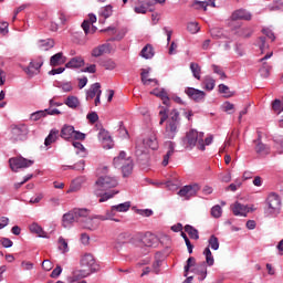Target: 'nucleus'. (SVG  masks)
<instances>
[{
	"instance_id": "obj_40",
	"label": "nucleus",
	"mask_w": 283,
	"mask_h": 283,
	"mask_svg": "<svg viewBox=\"0 0 283 283\" xmlns=\"http://www.w3.org/2000/svg\"><path fill=\"white\" fill-rule=\"evenodd\" d=\"M116 211L114 210V206L111 207V210L106 212V216L97 214L98 220L105 221V220H114V222H118L117 219H114V216H116Z\"/></svg>"
},
{
	"instance_id": "obj_23",
	"label": "nucleus",
	"mask_w": 283,
	"mask_h": 283,
	"mask_svg": "<svg viewBox=\"0 0 283 283\" xmlns=\"http://www.w3.org/2000/svg\"><path fill=\"white\" fill-rule=\"evenodd\" d=\"M119 169H122L124 178H127V176L132 175V171H134V161L132 158H127V160L119 166Z\"/></svg>"
},
{
	"instance_id": "obj_22",
	"label": "nucleus",
	"mask_w": 283,
	"mask_h": 283,
	"mask_svg": "<svg viewBox=\"0 0 283 283\" xmlns=\"http://www.w3.org/2000/svg\"><path fill=\"white\" fill-rule=\"evenodd\" d=\"M149 72H151V67L142 69L140 77H142L143 85H149L151 83H155V85H158V80L149 78Z\"/></svg>"
},
{
	"instance_id": "obj_28",
	"label": "nucleus",
	"mask_w": 283,
	"mask_h": 283,
	"mask_svg": "<svg viewBox=\"0 0 283 283\" xmlns=\"http://www.w3.org/2000/svg\"><path fill=\"white\" fill-rule=\"evenodd\" d=\"M203 90H207V92H213V90L216 88V80L210 76V75H206L203 77Z\"/></svg>"
},
{
	"instance_id": "obj_4",
	"label": "nucleus",
	"mask_w": 283,
	"mask_h": 283,
	"mask_svg": "<svg viewBox=\"0 0 283 283\" xmlns=\"http://www.w3.org/2000/svg\"><path fill=\"white\" fill-rule=\"evenodd\" d=\"M90 216V210L86 208H74L73 210L66 212L62 217V226L64 229H71L74 222H80L82 218H87Z\"/></svg>"
},
{
	"instance_id": "obj_57",
	"label": "nucleus",
	"mask_w": 283,
	"mask_h": 283,
	"mask_svg": "<svg viewBox=\"0 0 283 283\" xmlns=\"http://www.w3.org/2000/svg\"><path fill=\"white\" fill-rule=\"evenodd\" d=\"M73 147L77 149L76 154H82V156H85L86 154L85 146H83L81 142H73Z\"/></svg>"
},
{
	"instance_id": "obj_45",
	"label": "nucleus",
	"mask_w": 283,
	"mask_h": 283,
	"mask_svg": "<svg viewBox=\"0 0 283 283\" xmlns=\"http://www.w3.org/2000/svg\"><path fill=\"white\" fill-rule=\"evenodd\" d=\"M57 19L60 21V25H67V21H70V14H67L65 11H59Z\"/></svg>"
},
{
	"instance_id": "obj_33",
	"label": "nucleus",
	"mask_w": 283,
	"mask_h": 283,
	"mask_svg": "<svg viewBox=\"0 0 283 283\" xmlns=\"http://www.w3.org/2000/svg\"><path fill=\"white\" fill-rule=\"evenodd\" d=\"M38 43L39 48L44 52H48V50H52V48H54V39L39 40Z\"/></svg>"
},
{
	"instance_id": "obj_48",
	"label": "nucleus",
	"mask_w": 283,
	"mask_h": 283,
	"mask_svg": "<svg viewBox=\"0 0 283 283\" xmlns=\"http://www.w3.org/2000/svg\"><path fill=\"white\" fill-rule=\"evenodd\" d=\"M260 74L263 78H269L271 74V66L266 64V62H263L262 67L260 69Z\"/></svg>"
},
{
	"instance_id": "obj_46",
	"label": "nucleus",
	"mask_w": 283,
	"mask_h": 283,
	"mask_svg": "<svg viewBox=\"0 0 283 283\" xmlns=\"http://www.w3.org/2000/svg\"><path fill=\"white\" fill-rule=\"evenodd\" d=\"M102 67H105L106 70H116V62L112 59H107L101 62Z\"/></svg>"
},
{
	"instance_id": "obj_18",
	"label": "nucleus",
	"mask_w": 283,
	"mask_h": 283,
	"mask_svg": "<svg viewBox=\"0 0 283 283\" xmlns=\"http://www.w3.org/2000/svg\"><path fill=\"white\" fill-rule=\"evenodd\" d=\"M83 65H85V60L81 56H75L65 64V67L67 70H78V67H83Z\"/></svg>"
},
{
	"instance_id": "obj_47",
	"label": "nucleus",
	"mask_w": 283,
	"mask_h": 283,
	"mask_svg": "<svg viewBox=\"0 0 283 283\" xmlns=\"http://www.w3.org/2000/svg\"><path fill=\"white\" fill-rule=\"evenodd\" d=\"M153 94H155V96H158L159 98H161L164 105H169V95H167V91L161 90L158 93L153 92Z\"/></svg>"
},
{
	"instance_id": "obj_21",
	"label": "nucleus",
	"mask_w": 283,
	"mask_h": 283,
	"mask_svg": "<svg viewBox=\"0 0 283 283\" xmlns=\"http://www.w3.org/2000/svg\"><path fill=\"white\" fill-rule=\"evenodd\" d=\"M232 213L234 216H241L243 218H247V216L249 213V207H247L240 202H235L234 206L232 207Z\"/></svg>"
},
{
	"instance_id": "obj_7",
	"label": "nucleus",
	"mask_w": 283,
	"mask_h": 283,
	"mask_svg": "<svg viewBox=\"0 0 283 283\" xmlns=\"http://www.w3.org/2000/svg\"><path fill=\"white\" fill-rule=\"evenodd\" d=\"M25 138H28V126L24 124L11 126L12 143H19V140H25Z\"/></svg>"
},
{
	"instance_id": "obj_15",
	"label": "nucleus",
	"mask_w": 283,
	"mask_h": 283,
	"mask_svg": "<svg viewBox=\"0 0 283 283\" xmlns=\"http://www.w3.org/2000/svg\"><path fill=\"white\" fill-rule=\"evenodd\" d=\"M231 19L232 21H251L252 15L251 12L244 9H239L232 13Z\"/></svg>"
},
{
	"instance_id": "obj_63",
	"label": "nucleus",
	"mask_w": 283,
	"mask_h": 283,
	"mask_svg": "<svg viewBox=\"0 0 283 283\" xmlns=\"http://www.w3.org/2000/svg\"><path fill=\"white\" fill-rule=\"evenodd\" d=\"M73 138H74V140H85L86 135H85V133L74 130Z\"/></svg>"
},
{
	"instance_id": "obj_16",
	"label": "nucleus",
	"mask_w": 283,
	"mask_h": 283,
	"mask_svg": "<svg viewBox=\"0 0 283 283\" xmlns=\"http://www.w3.org/2000/svg\"><path fill=\"white\" fill-rule=\"evenodd\" d=\"M65 63H67V57L63 55V52H59L50 59L51 67H57V65H65Z\"/></svg>"
},
{
	"instance_id": "obj_37",
	"label": "nucleus",
	"mask_w": 283,
	"mask_h": 283,
	"mask_svg": "<svg viewBox=\"0 0 283 283\" xmlns=\"http://www.w3.org/2000/svg\"><path fill=\"white\" fill-rule=\"evenodd\" d=\"M140 56L143 59H154V46L151 44H147L140 51Z\"/></svg>"
},
{
	"instance_id": "obj_35",
	"label": "nucleus",
	"mask_w": 283,
	"mask_h": 283,
	"mask_svg": "<svg viewBox=\"0 0 283 283\" xmlns=\"http://www.w3.org/2000/svg\"><path fill=\"white\" fill-rule=\"evenodd\" d=\"M185 231H186V233H188V235H189V238H191V240H200V234L198 232V229L193 228L192 226L186 224Z\"/></svg>"
},
{
	"instance_id": "obj_56",
	"label": "nucleus",
	"mask_w": 283,
	"mask_h": 283,
	"mask_svg": "<svg viewBox=\"0 0 283 283\" xmlns=\"http://www.w3.org/2000/svg\"><path fill=\"white\" fill-rule=\"evenodd\" d=\"M70 169H73L74 171H84L85 160L82 159L78 163L74 164L73 166H70Z\"/></svg>"
},
{
	"instance_id": "obj_58",
	"label": "nucleus",
	"mask_w": 283,
	"mask_h": 283,
	"mask_svg": "<svg viewBox=\"0 0 283 283\" xmlns=\"http://www.w3.org/2000/svg\"><path fill=\"white\" fill-rule=\"evenodd\" d=\"M76 191H81V184L76 182V180L74 179L70 189L67 190V193H74Z\"/></svg>"
},
{
	"instance_id": "obj_2",
	"label": "nucleus",
	"mask_w": 283,
	"mask_h": 283,
	"mask_svg": "<svg viewBox=\"0 0 283 283\" xmlns=\"http://www.w3.org/2000/svg\"><path fill=\"white\" fill-rule=\"evenodd\" d=\"M160 120L159 125H166V138L172 139L176 138V134H178V127H180V113L178 109H172L170 113L167 108H164L159 112Z\"/></svg>"
},
{
	"instance_id": "obj_50",
	"label": "nucleus",
	"mask_w": 283,
	"mask_h": 283,
	"mask_svg": "<svg viewBox=\"0 0 283 283\" xmlns=\"http://www.w3.org/2000/svg\"><path fill=\"white\" fill-rule=\"evenodd\" d=\"M191 266H196V258H193V256L188 258L187 264H186L185 268H184L185 277H187V275H188V273H189Z\"/></svg>"
},
{
	"instance_id": "obj_55",
	"label": "nucleus",
	"mask_w": 283,
	"mask_h": 283,
	"mask_svg": "<svg viewBox=\"0 0 283 283\" xmlns=\"http://www.w3.org/2000/svg\"><path fill=\"white\" fill-rule=\"evenodd\" d=\"M272 108L274 109V112H276V114H282L283 102L280 99H274V102L272 103Z\"/></svg>"
},
{
	"instance_id": "obj_27",
	"label": "nucleus",
	"mask_w": 283,
	"mask_h": 283,
	"mask_svg": "<svg viewBox=\"0 0 283 283\" xmlns=\"http://www.w3.org/2000/svg\"><path fill=\"white\" fill-rule=\"evenodd\" d=\"M254 145V151H256V154H259L260 156H268V154H271V147H269V145L262 142L255 143Z\"/></svg>"
},
{
	"instance_id": "obj_36",
	"label": "nucleus",
	"mask_w": 283,
	"mask_h": 283,
	"mask_svg": "<svg viewBox=\"0 0 283 283\" xmlns=\"http://www.w3.org/2000/svg\"><path fill=\"white\" fill-rule=\"evenodd\" d=\"M210 35L212 36V39H229L224 31L218 27L210 29Z\"/></svg>"
},
{
	"instance_id": "obj_11",
	"label": "nucleus",
	"mask_w": 283,
	"mask_h": 283,
	"mask_svg": "<svg viewBox=\"0 0 283 283\" xmlns=\"http://www.w3.org/2000/svg\"><path fill=\"white\" fill-rule=\"evenodd\" d=\"M200 191V186L198 184L184 186L179 191L178 196L180 198H191V196H196Z\"/></svg>"
},
{
	"instance_id": "obj_43",
	"label": "nucleus",
	"mask_w": 283,
	"mask_h": 283,
	"mask_svg": "<svg viewBox=\"0 0 283 283\" xmlns=\"http://www.w3.org/2000/svg\"><path fill=\"white\" fill-rule=\"evenodd\" d=\"M208 244L210 249H212V251H218L220 249V241L218 240V237H216L214 234H212L209 238Z\"/></svg>"
},
{
	"instance_id": "obj_42",
	"label": "nucleus",
	"mask_w": 283,
	"mask_h": 283,
	"mask_svg": "<svg viewBox=\"0 0 283 283\" xmlns=\"http://www.w3.org/2000/svg\"><path fill=\"white\" fill-rule=\"evenodd\" d=\"M203 255L206 258V264H208V266H213V264H216L213 253H211V249H209V247L203 250Z\"/></svg>"
},
{
	"instance_id": "obj_41",
	"label": "nucleus",
	"mask_w": 283,
	"mask_h": 283,
	"mask_svg": "<svg viewBox=\"0 0 283 283\" xmlns=\"http://www.w3.org/2000/svg\"><path fill=\"white\" fill-rule=\"evenodd\" d=\"M130 207H132V202L126 201L124 203L113 206V211H117L118 213H125L129 211Z\"/></svg>"
},
{
	"instance_id": "obj_3",
	"label": "nucleus",
	"mask_w": 283,
	"mask_h": 283,
	"mask_svg": "<svg viewBox=\"0 0 283 283\" xmlns=\"http://www.w3.org/2000/svg\"><path fill=\"white\" fill-rule=\"evenodd\" d=\"M80 264L82 270H76L73 272V277H75V280L88 277V275H92V273H96V271H98V263L92 254H84L81 258Z\"/></svg>"
},
{
	"instance_id": "obj_32",
	"label": "nucleus",
	"mask_w": 283,
	"mask_h": 283,
	"mask_svg": "<svg viewBox=\"0 0 283 283\" xmlns=\"http://www.w3.org/2000/svg\"><path fill=\"white\" fill-rule=\"evenodd\" d=\"M238 36H241L242 39H251L253 35V28L251 27H243L237 30Z\"/></svg>"
},
{
	"instance_id": "obj_10",
	"label": "nucleus",
	"mask_w": 283,
	"mask_h": 283,
	"mask_svg": "<svg viewBox=\"0 0 283 283\" xmlns=\"http://www.w3.org/2000/svg\"><path fill=\"white\" fill-rule=\"evenodd\" d=\"M185 94H187L188 98L195 101V103H202V101H205L207 96V93H205V91L195 87H187L185 90Z\"/></svg>"
},
{
	"instance_id": "obj_52",
	"label": "nucleus",
	"mask_w": 283,
	"mask_h": 283,
	"mask_svg": "<svg viewBox=\"0 0 283 283\" xmlns=\"http://www.w3.org/2000/svg\"><path fill=\"white\" fill-rule=\"evenodd\" d=\"M258 48L261 50V54H264L265 50H269V44H266V38H259Z\"/></svg>"
},
{
	"instance_id": "obj_64",
	"label": "nucleus",
	"mask_w": 283,
	"mask_h": 283,
	"mask_svg": "<svg viewBox=\"0 0 283 283\" xmlns=\"http://www.w3.org/2000/svg\"><path fill=\"white\" fill-rule=\"evenodd\" d=\"M276 145V150L279 154H283V138H279L275 140Z\"/></svg>"
},
{
	"instance_id": "obj_53",
	"label": "nucleus",
	"mask_w": 283,
	"mask_h": 283,
	"mask_svg": "<svg viewBox=\"0 0 283 283\" xmlns=\"http://www.w3.org/2000/svg\"><path fill=\"white\" fill-rule=\"evenodd\" d=\"M211 216L212 218H222V207L220 205L213 206L211 208Z\"/></svg>"
},
{
	"instance_id": "obj_26",
	"label": "nucleus",
	"mask_w": 283,
	"mask_h": 283,
	"mask_svg": "<svg viewBox=\"0 0 283 283\" xmlns=\"http://www.w3.org/2000/svg\"><path fill=\"white\" fill-rule=\"evenodd\" d=\"M59 134H60L59 129L56 128L51 129L44 140L45 147H50V145H52L53 143H56V140H59Z\"/></svg>"
},
{
	"instance_id": "obj_17",
	"label": "nucleus",
	"mask_w": 283,
	"mask_h": 283,
	"mask_svg": "<svg viewBox=\"0 0 283 283\" xmlns=\"http://www.w3.org/2000/svg\"><path fill=\"white\" fill-rule=\"evenodd\" d=\"M99 14V23H105L106 19H109V17H112V14H114V7H112V4L102 7L98 11Z\"/></svg>"
},
{
	"instance_id": "obj_12",
	"label": "nucleus",
	"mask_w": 283,
	"mask_h": 283,
	"mask_svg": "<svg viewBox=\"0 0 283 283\" xmlns=\"http://www.w3.org/2000/svg\"><path fill=\"white\" fill-rule=\"evenodd\" d=\"M98 140H101L104 149H112V147H114V140L112 139L109 132L105 128L99 129Z\"/></svg>"
},
{
	"instance_id": "obj_39",
	"label": "nucleus",
	"mask_w": 283,
	"mask_h": 283,
	"mask_svg": "<svg viewBox=\"0 0 283 283\" xmlns=\"http://www.w3.org/2000/svg\"><path fill=\"white\" fill-rule=\"evenodd\" d=\"M190 70H191L192 76L197 78V81H200L201 78L200 74H202V69L200 67V64L191 62Z\"/></svg>"
},
{
	"instance_id": "obj_5",
	"label": "nucleus",
	"mask_w": 283,
	"mask_h": 283,
	"mask_svg": "<svg viewBox=\"0 0 283 283\" xmlns=\"http://www.w3.org/2000/svg\"><path fill=\"white\" fill-rule=\"evenodd\" d=\"M265 216H271L272 218H277L282 211V198L275 192H271L266 198Z\"/></svg>"
},
{
	"instance_id": "obj_25",
	"label": "nucleus",
	"mask_w": 283,
	"mask_h": 283,
	"mask_svg": "<svg viewBox=\"0 0 283 283\" xmlns=\"http://www.w3.org/2000/svg\"><path fill=\"white\" fill-rule=\"evenodd\" d=\"M176 151V144L174 142H168V151L165 154L164 159L161 161L163 167H167L169 165V158L174 156Z\"/></svg>"
},
{
	"instance_id": "obj_38",
	"label": "nucleus",
	"mask_w": 283,
	"mask_h": 283,
	"mask_svg": "<svg viewBox=\"0 0 283 283\" xmlns=\"http://www.w3.org/2000/svg\"><path fill=\"white\" fill-rule=\"evenodd\" d=\"M126 156H127V153H125V151L122 150V151L119 153V156H118V157H115V158L113 159V165H114V167H116V168L118 169V167H120V165H125V163H127Z\"/></svg>"
},
{
	"instance_id": "obj_1",
	"label": "nucleus",
	"mask_w": 283,
	"mask_h": 283,
	"mask_svg": "<svg viewBox=\"0 0 283 283\" xmlns=\"http://www.w3.org/2000/svg\"><path fill=\"white\" fill-rule=\"evenodd\" d=\"M95 187L94 193L99 198V202H107V200H111V198L118 193V190L109 191V189L118 187V179L104 175L95 181Z\"/></svg>"
},
{
	"instance_id": "obj_30",
	"label": "nucleus",
	"mask_w": 283,
	"mask_h": 283,
	"mask_svg": "<svg viewBox=\"0 0 283 283\" xmlns=\"http://www.w3.org/2000/svg\"><path fill=\"white\" fill-rule=\"evenodd\" d=\"M64 105L70 107V109H76V107H78V105H81V101H78V97H76L74 95H70L64 101Z\"/></svg>"
},
{
	"instance_id": "obj_62",
	"label": "nucleus",
	"mask_w": 283,
	"mask_h": 283,
	"mask_svg": "<svg viewBox=\"0 0 283 283\" xmlns=\"http://www.w3.org/2000/svg\"><path fill=\"white\" fill-rule=\"evenodd\" d=\"M63 273V268L61 265H56V268L51 272V277L56 279Z\"/></svg>"
},
{
	"instance_id": "obj_51",
	"label": "nucleus",
	"mask_w": 283,
	"mask_h": 283,
	"mask_svg": "<svg viewBox=\"0 0 283 283\" xmlns=\"http://www.w3.org/2000/svg\"><path fill=\"white\" fill-rule=\"evenodd\" d=\"M187 30L190 34H198V32H200V27L198 25V22H189L187 24Z\"/></svg>"
},
{
	"instance_id": "obj_24",
	"label": "nucleus",
	"mask_w": 283,
	"mask_h": 283,
	"mask_svg": "<svg viewBox=\"0 0 283 283\" xmlns=\"http://www.w3.org/2000/svg\"><path fill=\"white\" fill-rule=\"evenodd\" d=\"M144 146L153 150L158 149V139L156 138V134L151 133L148 137H146L144 139Z\"/></svg>"
},
{
	"instance_id": "obj_34",
	"label": "nucleus",
	"mask_w": 283,
	"mask_h": 283,
	"mask_svg": "<svg viewBox=\"0 0 283 283\" xmlns=\"http://www.w3.org/2000/svg\"><path fill=\"white\" fill-rule=\"evenodd\" d=\"M149 7L143 0H138V4L134 7V12L136 14H147Z\"/></svg>"
},
{
	"instance_id": "obj_49",
	"label": "nucleus",
	"mask_w": 283,
	"mask_h": 283,
	"mask_svg": "<svg viewBox=\"0 0 283 283\" xmlns=\"http://www.w3.org/2000/svg\"><path fill=\"white\" fill-rule=\"evenodd\" d=\"M211 67H212L213 73L218 74V76H220L221 81H224V78H227V73H224V71L222 70L221 66L212 64Z\"/></svg>"
},
{
	"instance_id": "obj_6",
	"label": "nucleus",
	"mask_w": 283,
	"mask_h": 283,
	"mask_svg": "<svg viewBox=\"0 0 283 283\" xmlns=\"http://www.w3.org/2000/svg\"><path fill=\"white\" fill-rule=\"evenodd\" d=\"M185 140L190 149H193L196 145H198V149H200V151H205L206 149L205 133H199L198 130L192 129L187 133Z\"/></svg>"
},
{
	"instance_id": "obj_60",
	"label": "nucleus",
	"mask_w": 283,
	"mask_h": 283,
	"mask_svg": "<svg viewBox=\"0 0 283 283\" xmlns=\"http://www.w3.org/2000/svg\"><path fill=\"white\" fill-rule=\"evenodd\" d=\"M262 33L265 34V36H268V39H271V41H275V33H273V31L269 28H264L262 29Z\"/></svg>"
},
{
	"instance_id": "obj_19",
	"label": "nucleus",
	"mask_w": 283,
	"mask_h": 283,
	"mask_svg": "<svg viewBox=\"0 0 283 283\" xmlns=\"http://www.w3.org/2000/svg\"><path fill=\"white\" fill-rule=\"evenodd\" d=\"M74 126L72 125H64L60 132V136L63 140H72L74 138Z\"/></svg>"
},
{
	"instance_id": "obj_13",
	"label": "nucleus",
	"mask_w": 283,
	"mask_h": 283,
	"mask_svg": "<svg viewBox=\"0 0 283 283\" xmlns=\"http://www.w3.org/2000/svg\"><path fill=\"white\" fill-rule=\"evenodd\" d=\"M111 53H112V44L104 43V44H99L98 46H95L91 52V56H93V59H98V56H103V54H111Z\"/></svg>"
},
{
	"instance_id": "obj_29",
	"label": "nucleus",
	"mask_w": 283,
	"mask_h": 283,
	"mask_svg": "<svg viewBox=\"0 0 283 283\" xmlns=\"http://www.w3.org/2000/svg\"><path fill=\"white\" fill-rule=\"evenodd\" d=\"M98 92H102L101 83L96 82L86 92V99L88 101V98H94V97L98 96Z\"/></svg>"
},
{
	"instance_id": "obj_44",
	"label": "nucleus",
	"mask_w": 283,
	"mask_h": 283,
	"mask_svg": "<svg viewBox=\"0 0 283 283\" xmlns=\"http://www.w3.org/2000/svg\"><path fill=\"white\" fill-rule=\"evenodd\" d=\"M57 244V249L62 253H67L70 251V248L67 247V241L63 237L59 238Z\"/></svg>"
},
{
	"instance_id": "obj_8",
	"label": "nucleus",
	"mask_w": 283,
	"mask_h": 283,
	"mask_svg": "<svg viewBox=\"0 0 283 283\" xmlns=\"http://www.w3.org/2000/svg\"><path fill=\"white\" fill-rule=\"evenodd\" d=\"M9 164L12 171H17L18 169H25L28 167H32V165H34V161L25 159L23 157H14L9 159Z\"/></svg>"
},
{
	"instance_id": "obj_61",
	"label": "nucleus",
	"mask_w": 283,
	"mask_h": 283,
	"mask_svg": "<svg viewBox=\"0 0 283 283\" xmlns=\"http://www.w3.org/2000/svg\"><path fill=\"white\" fill-rule=\"evenodd\" d=\"M86 118L90 120V123H92V125H94V123L98 122V114L96 112H92L87 114Z\"/></svg>"
},
{
	"instance_id": "obj_20",
	"label": "nucleus",
	"mask_w": 283,
	"mask_h": 283,
	"mask_svg": "<svg viewBox=\"0 0 283 283\" xmlns=\"http://www.w3.org/2000/svg\"><path fill=\"white\" fill-rule=\"evenodd\" d=\"M192 273H196L199 276L200 282H202V280L207 279V263L206 262H201L198 263L192 270Z\"/></svg>"
},
{
	"instance_id": "obj_31",
	"label": "nucleus",
	"mask_w": 283,
	"mask_h": 283,
	"mask_svg": "<svg viewBox=\"0 0 283 283\" xmlns=\"http://www.w3.org/2000/svg\"><path fill=\"white\" fill-rule=\"evenodd\" d=\"M31 233H35L38 238H48V233L43 231V228L39 223H32L29 227Z\"/></svg>"
},
{
	"instance_id": "obj_54",
	"label": "nucleus",
	"mask_w": 283,
	"mask_h": 283,
	"mask_svg": "<svg viewBox=\"0 0 283 283\" xmlns=\"http://www.w3.org/2000/svg\"><path fill=\"white\" fill-rule=\"evenodd\" d=\"M45 111H36L30 115L31 120H41V118H45Z\"/></svg>"
},
{
	"instance_id": "obj_59",
	"label": "nucleus",
	"mask_w": 283,
	"mask_h": 283,
	"mask_svg": "<svg viewBox=\"0 0 283 283\" xmlns=\"http://www.w3.org/2000/svg\"><path fill=\"white\" fill-rule=\"evenodd\" d=\"M60 87L63 92H72V90H74V86L72 85V82H62Z\"/></svg>"
},
{
	"instance_id": "obj_9",
	"label": "nucleus",
	"mask_w": 283,
	"mask_h": 283,
	"mask_svg": "<svg viewBox=\"0 0 283 283\" xmlns=\"http://www.w3.org/2000/svg\"><path fill=\"white\" fill-rule=\"evenodd\" d=\"M98 220H101L98 219V216H86L85 218L81 219L80 224L83 229H87L88 231H96V229H98V226L101 224Z\"/></svg>"
},
{
	"instance_id": "obj_14",
	"label": "nucleus",
	"mask_w": 283,
	"mask_h": 283,
	"mask_svg": "<svg viewBox=\"0 0 283 283\" xmlns=\"http://www.w3.org/2000/svg\"><path fill=\"white\" fill-rule=\"evenodd\" d=\"M41 67H43V61H31L29 66L24 69V72L28 74V76H36V74H39L41 71Z\"/></svg>"
}]
</instances>
